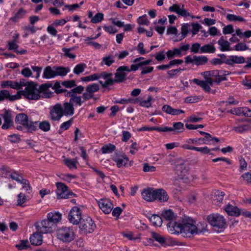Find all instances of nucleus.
I'll use <instances>...</instances> for the list:
<instances>
[{"instance_id": "obj_1", "label": "nucleus", "mask_w": 251, "mask_h": 251, "mask_svg": "<svg viewBox=\"0 0 251 251\" xmlns=\"http://www.w3.org/2000/svg\"><path fill=\"white\" fill-rule=\"evenodd\" d=\"M202 226H196L195 221L190 218L183 219L181 223L171 222L167 225V229L172 234H182L183 236H190L192 234H199L206 230V223H200Z\"/></svg>"}, {"instance_id": "obj_2", "label": "nucleus", "mask_w": 251, "mask_h": 251, "mask_svg": "<svg viewBox=\"0 0 251 251\" xmlns=\"http://www.w3.org/2000/svg\"><path fill=\"white\" fill-rule=\"evenodd\" d=\"M25 90L18 91L16 95V100L21 98L23 96L26 99L36 100L40 99L41 95L38 89V85L32 81H27L25 79Z\"/></svg>"}, {"instance_id": "obj_3", "label": "nucleus", "mask_w": 251, "mask_h": 251, "mask_svg": "<svg viewBox=\"0 0 251 251\" xmlns=\"http://www.w3.org/2000/svg\"><path fill=\"white\" fill-rule=\"evenodd\" d=\"M209 224L217 232H221L226 227V220L225 217L218 213H213L208 215L207 217Z\"/></svg>"}, {"instance_id": "obj_4", "label": "nucleus", "mask_w": 251, "mask_h": 251, "mask_svg": "<svg viewBox=\"0 0 251 251\" xmlns=\"http://www.w3.org/2000/svg\"><path fill=\"white\" fill-rule=\"evenodd\" d=\"M226 213L230 216L238 217L242 215L246 217L251 218V212L244 209H239L235 205L228 203L224 207Z\"/></svg>"}, {"instance_id": "obj_5", "label": "nucleus", "mask_w": 251, "mask_h": 251, "mask_svg": "<svg viewBox=\"0 0 251 251\" xmlns=\"http://www.w3.org/2000/svg\"><path fill=\"white\" fill-rule=\"evenodd\" d=\"M57 236L60 240L68 243L74 239L75 233L72 228L69 227H62L57 231Z\"/></svg>"}, {"instance_id": "obj_6", "label": "nucleus", "mask_w": 251, "mask_h": 251, "mask_svg": "<svg viewBox=\"0 0 251 251\" xmlns=\"http://www.w3.org/2000/svg\"><path fill=\"white\" fill-rule=\"evenodd\" d=\"M35 226L37 231L42 233H51L54 227L48 219L37 222Z\"/></svg>"}, {"instance_id": "obj_7", "label": "nucleus", "mask_w": 251, "mask_h": 251, "mask_svg": "<svg viewBox=\"0 0 251 251\" xmlns=\"http://www.w3.org/2000/svg\"><path fill=\"white\" fill-rule=\"evenodd\" d=\"M57 189L56 193L58 199H68L70 196L73 195L72 192L69 191L68 187L62 182H57L56 184Z\"/></svg>"}, {"instance_id": "obj_8", "label": "nucleus", "mask_w": 251, "mask_h": 251, "mask_svg": "<svg viewBox=\"0 0 251 251\" xmlns=\"http://www.w3.org/2000/svg\"><path fill=\"white\" fill-rule=\"evenodd\" d=\"M95 227L96 225L90 217H87L80 222L79 228L86 233L92 232Z\"/></svg>"}, {"instance_id": "obj_9", "label": "nucleus", "mask_w": 251, "mask_h": 251, "mask_svg": "<svg viewBox=\"0 0 251 251\" xmlns=\"http://www.w3.org/2000/svg\"><path fill=\"white\" fill-rule=\"evenodd\" d=\"M175 171L180 178L183 179L188 175L189 169L186 162L181 160L176 165Z\"/></svg>"}, {"instance_id": "obj_10", "label": "nucleus", "mask_w": 251, "mask_h": 251, "mask_svg": "<svg viewBox=\"0 0 251 251\" xmlns=\"http://www.w3.org/2000/svg\"><path fill=\"white\" fill-rule=\"evenodd\" d=\"M82 212L79 208L77 206L73 207L69 212L68 219L74 225H77L82 219Z\"/></svg>"}, {"instance_id": "obj_11", "label": "nucleus", "mask_w": 251, "mask_h": 251, "mask_svg": "<svg viewBox=\"0 0 251 251\" xmlns=\"http://www.w3.org/2000/svg\"><path fill=\"white\" fill-rule=\"evenodd\" d=\"M100 208L105 214H109L113 208V204L108 199H101L98 201Z\"/></svg>"}, {"instance_id": "obj_12", "label": "nucleus", "mask_w": 251, "mask_h": 251, "mask_svg": "<svg viewBox=\"0 0 251 251\" xmlns=\"http://www.w3.org/2000/svg\"><path fill=\"white\" fill-rule=\"evenodd\" d=\"M1 85L3 88L10 87L15 90H21L23 85H25V79H20L19 82L12 80L4 81L2 82Z\"/></svg>"}, {"instance_id": "obj_13", "label": "nucleus", "mask_w": 251, "mask_h": 251, "mask_svg": "<svg viewBox=\"0 0 251 251\" xmlns=\"http://www.w3.org/2000/svg\"><path fill=\"white\" fill-rule=\"evenodd\" d=\"M129 72V68L127 66H122L119 67L116 70L115 74V79L116 82L120 83L126 80V77L127 75L126 73Z\"/></svg>"}, {"instance_id": "obj_14", "label": "nucleus", "mask_w": 251, "mask_h": 251, "mask_svg": "<svg viewBox=\"0 0 251 251\" xmlns=\"http://www.w3.org/2000/svg\"><path fill=\"white\" fill-rule=\"evenodd\" d=\"M201 75L211 85H212L213 83L215 82V79H217L219 77V70H218L205 71L202 72Z\"/></svg>"}, {"instance_id": "obj_15", "label": "nucleus", "mask_w": 251, "mask_h": 251, "mask_svg": "<svg viewBox=\"0 0 251 251\" xmlns=\"http://www.w3.org/2000/svg\"><path fill=\"white\" fill-rule=\"evenodd\" d=\"M169 10L170 11L176 12V14L182 17H186L190 16L193 17L188 10L184 8L183 5L180 6L178 4H174L169 8Z\"/></svg>"}, {"instance_id": "obj_16", "label": "nucleus", "mask_w": 251, "mask_h": 251, "mask_svg": "<svg viewBox=\"0 0 251 251\" xmlns=\"http://www.w3.org/2000/svg\"><path fill=\"white\" fill-rule=\"evenodd\" d=\"M1 170L2 171H3V173H5V175L6 177H10L18 182L20 183L21 180L24 179L19 174L15 171H11L9 168L6 166H2Z\"/></svg>"}, {"instance_id": "obj_17", "label": "nucleus", "mask_w": 251, "mask_h": 251, "mask_svg": "<svg viewBox=\"0 0 251 251\" xmlns=\"http://www.w3.org/2000/svg\"><path fill=\"white\" fill-rule=\"evenodd\" d=\"M169 197L167 192L163 189H155L154 201H157L160 202L168 201Z\"/></svg>"}, {"instance_id": "obj_18", "label": "nucleus", "mask_w": 251, "mask_h": 251, "mask_svg": "<svg viewBox=\"0 0 251 251\" xmlns=\"http://www.w3.org/2000/svg\"><path fill=\"white\" fill-rule=\"evenodd\" d=\"M152 101V97L149 95L147 97H144L142 99H136L134 100V103H138L140 106L145 108H149L151 106Z\"/></svg>"}, {"instance_id": "obj_19", "label": "nucleus", "mask_w": 251, "mask_h": 251, "mask_svg": "<svg viewBox=\"0 0 251 251\" xmlns=\"http://www.w3.org/2000/svg\"><path fill=\"white\" fill-rule=\"evenodd\" d=\"M245 61V59L243 56L237 55H231L225 59V63L230 66H233L235 64H242Z\"/></svg>"}, {"instance_id": "obj_20", "label": "nucleus", "mask_w": 251, "mask_h": 251, "mask_svg": "<svg viewBox=\"0 0 251 251\" xmlns=\"http://www.w3.org/2000/svg\"><path fill=\"white\" fill-rule=\"evenodd\" d=\"M74 111H50V118L52 121H58L63 116V114L73 115Z\"/></svg>"}, {"instance_id": "obj_21", "label": "nucleus", "mask_w": 251, "mask_h": 251, "mask_svg": "<svg viewBox=\"0 0 251 251\" xmlns=\"http://www.w3.org/2000/svg\"><path fill=\"white\" fill-rule=\"evenodd\" d=\"M155 189L149 188L144 190L142 192L143 198L148 201H153L155 198Z\"/></svg>"}, {"instance_id": "obj_22", "label": "nucleus", "mask_w": 251, "mask_h": 251, "mask_svg": "<svg viewBox=\"0 0 251 251\" xmlns=\"http://www.w3.org/2000/svg\"><path fill=\"white\" fill-rule=\"evenodd\" d=\"M61 218L62 214L58 212H50L47 215V219L54 226L61 220Z\"/></svg>"}, {"instance_id": "obj_23", "label": "nucleus", "mask_w": 251, "mask_h": 251, "mask_svg": "<svg viewBox=\"0 0 251 251\" xmlns=\"http://www.w3.org/2000/svg\"><path fill=\"white\" fill-rule=\"evenodd\" d=\"M52 87V84L51 83H44L41 85L38 89L39 91V94L41 95V93L42 94V97L44 98H50L51 96V93L49 92V88Z\"/></svg>"}, {"instance_id": "obj_24", "label": "nucleus", "mask_w": 251, "mask_h": 251, "mask_svg": "<svg viewBox=\"0 0 251 251\" xmlns=\"http://www.w3.org/2000/svg\"><path fill=\"white\" fill-rule=\"evenodd\" d=\"M224 196L225 193L219 190L213 192L211 197L212 202L217 205L219 204L223 201Z\"/></svg>"}, {"instance_id": "obj_25", "label": "nucleus", "mask_w": 251, "mask_h": 251, "mask_svg": "<svg viewBox=\"0 0 251 251\" xmlns=\"http://www.w3.org/2000/svg\"><path fill=\"white\" fill-rule=\"evenodd\" d=\"M161 215L165 220L169 221L168 223L171 222H176L175 220L177 217L176 214L174 213L171 209L163 210Z\"/></svg>"}, {"instance_id": "obj_26", "label": "nucleus", "mask_w": 251, "mask_h": 251, "mask_svg": "<svg viewBox=\"0 0 251 251\" xmlns=\"http://www.w3.org/2000/svg\"><path fill=\"white\" fill-rule=\"evenodd\" d=\"M2 117L4 120V124L2 126V128L3 129H7L12 126V117L8 111H6L4 114L2 115Z\"/></svg>"}, {"instance_id": "obj_27", "label": "nucleus", "mask_w": 251, "mask_h": 251, "mask_svg": "<svg viewBox=\"0 0 251 251\" xmlns=\"http://www.w3.org/2000/svg\"><path fill=\"white\" fill-rule=\"evenodd\" d=\"M17 43L18 41H16V39H14L12 41L9 42L8 43V49L9 50H14L16 53L20 54H25L26 52V50L23 49L18 50L19 46Z\"/></svg>"}, {"instance_id": "obj_28", "label": "nucleus", "mask_w": 251, "mask_h": 251, "mask_svg": "<svg viewBox=\"0 0 251 251\" xmlns=\"http://www.w3.org/2000/svg\"><path fill=\"white\" fill-rule=\"evenodd\" d=\"M41 234L42 233L38 231L33 233L30 236V241L31 244L35 246L41 245L43 242V237Z\"/></svg>"}, {"instance_id": "obj_29", "label": "nucleus", "mask_w": 251, "mask_h": 251, "mask_svg": "<svg viewBox=\"0 0 251 251\" xmlns=\"http://www.w3.org/2000/svg\"><path fill=\"white\" fill-rule=\"evenodd\" d=\"M5 100H9L10 101L16 100V95H11L9 92L5 89L0 91V102Z\"/></svg>"}, {"instance_id": "obj_30", "label": "nucleus", "mask_w": 251, "mask_h": 251, "mask_svg": "<svg viewBox=\"0 0 251 251\" xmlns=\"http://www.w3.org/2000/svg\"><path fill=\"white\" fill-rule=\"evenodd\" d=\"M113 159L116 163V165L118 168L125 166L129 161L128 157L125 154H123L117 157H114Z\"/></svg>"}, {"instance_id": "obj_31", "label": "nucleus", "mask_w": 251, "mask_h": 251, "mask_svg": "<svg viewBox=\"0 0 251 251\" xmlns=\"http://www.w3.org/2000/svg\"><path fill=\"white\" fill-rule=\"evenodd\" d=\"M55 76V67L51 68L50 66H47L46 67L43 75V78L50 79Z\"/></svg>"}, {"instance_id": "obj_32", "label": "nucleus", "mask_w": 251, "mask_h": 251, "mask_svg": "<svg viewBox=\"0 0 251 251\" xmlns=\"http://www.w3.org/2000/svg\"><path fill=\"white\" fill-rule=\"evenodd\" d=\"M63 163L70 170L76 169L77 164H78V159L77 157L73 159L69 158H65L63 160Z\"/></svg>"}, {"instance_id": "obj_33", "label": "nucleus", "mask_w": 251, "mask_h": 251, "mask_svg": "<svg viewBox=\"0 0 251 251\" xmlns=\"http://www.w3.org/2000/svg\"><path fill=\"white\" fill-rule=\"evenodd\" d=\"M35 123L38 126L39 128L43 131L48 132L50 129V124L48 121H36Z\"/></svg>"}, {"instance_id": "obj_34", "label": "nucleus", "mask_w": 251, "mask_h": 251, "mask_svg": "<svg viewBox=\"0 0 251 251\" xmlns=\"http://www.w3.org/2000/svg\"><path fill=\"white\" fill-rule=\"evenodd\" d=\"M15 121L17 123L25 126L28 121V118L27 115L25 114H19L16 116Z\"/></svg>"}, {"instance_id": "obj_35", "label": "nucleus", "mask_w": 251, "mask_h": 251, "mask_svg": "<svg viewBox=\"0 0 251 251\" xmlns=\"http://www.w3.org/2000/svg\"><path fill=\"white\" fill-rule=\"evenodd\" d=\"M217 43L220 46V50L222 51H228L232 50L230 49L229 43L227 41L224 40L223 37H221Z\"/></svg>"}, {"instance_id": "obj_36", "label": "nucleus", "mask_w": 251, "mask_h": 251, "mask_svg": "<svg viewBox=\"0 0 251 251\" xmlns=\"http://www.w3.org/2000/svg\"><path fill=\"white\" fill-rule=\"evenodd\" d=\"M193 82L201 86L205 92H209L210 91V86L208 82H207V80H200L198 79L195 78L193 79Z\"/></svg>"}, {"instance_id": "obj_37", "label": "nucleus", "mask_w": 251, "mask_h": 251, "mask_svg": "<svg viewBox=\"0 0 251 251\" xmlns=\"http://www.w3.org/2000/svg\"><path fill=\"white\" fill-rule=\"evenodd\" d=\"M215 51L216 48L213 44H207L201 46V51H200V53H214Z\"/></svg>"}, {"instance_id": "obj_38", "label": "nucleus", "mask_w": 251, "mask_h": 251, "mask_svg": "<svg viewBox=\"0 0 251 251\" xmlns=\"http://www.w3.org/2000/svg\"><path fill=\"white\" fill-rule=\"evenodd\" d=\"M117 56V53L114 54H110L106 55L102 59V62L107 66H110L115 62V57Z\"/></svg>"}, {"instance_id": "obj_39", "label": "nucleus", "mask_w": 251, "mask_h": 251, "mask_svg": "<svg viewBox=\"0 0 251 251\" xmlns=\"http://www.w3.org/2000/svg\"><path fill=\"white\" fill-rule=\"evenodd\" d=\"M194 63L197 66L202 65L208 61V58L204 55L194 56Z\"/></svg>"}, {"instance_id": "obj_40", "label": "nucleus", "mask_w": 251, "mask_h": 251, "mask_svg": "<svg viewBox=\"0 0 251 251\" xmlns=\"http://www.w3.org/2000/svg\"><path fill=\"white\" fill-rule=\"evenodd\" d=\"M172 131H174L176 133H181L185 130L184 124L181 122L174 123L173 124V127H172Z\"/></svg>"}, {"instance_id": "obj_41", "label": "nucleus", "mask_w": 251, "mask_h": 251, "mask_svg": "<svg viewBox=\"0 0 251 251\" xmlns=\"http://www.w3.org/2000/svg\"><path fill=\"white\" fill-rule=\"evenodd\" d=\"M55 71L56 76H64L70 72V69L67 67H55Z\"/></svg>"}, {"instance_id": "obj_42", "label": "nucleus", "mask_w": 251, "mask_h": 251, "mask_svg": "<svg viewBox=\"0 0 251 251\" xmlns=\"http://www.w3.org/2000/svg\"><path fill=\"white\" fill-rule=\"evenodd\" d=\"M150 221L155 226H160L162 224V219L157 215H153L150 218Z\"/></svg>"}, {"instance_id": "obj_43", "label": "nucleus", "mask_w": 251, "mask_h": 251, "mask_svg": "<svg viewBox=\"0 0 251 251\" xmlns=\"http://www.w3.org/2000/svg\"><path fill=\"white\" fill-rule=\"evenodd\" d=\"M26 11L23 8H20L15 15L11 18V20L14 22H17L20 19L24 17L26 14Z\"/></svg>"}, {"instance_id": "obj_44", "label": "nucleus", "mask_w": 251, "mask_h": 251, "mask_svg": "<svg viewBox=\"0 0 251 251\" xmlns=\"http://www.w3.org/2000/svg\"><path fill=\"white\" fill-rule=\"evenodd\" d=\"M229 74L228 71L224 70H219V76L217 79H215V82L219 84L223 80H226V76Z\"/></svg>"}, {"instance_id": "obj_45", "label": "nucleus", "mask_w": 251, "mask_h": 251, "mask_svg": "<svg viewBox=\"0 0 251 251\" xmlns=\"http://www.w3.org/2000/svg\"><path fill=\"white\" fill-rule=\"evenodd\" d=\"M115 149V146L111 144L104 145L101 149V152L103 154L110 153Z\"/></svg>"}, {"instance_id": "obj_46", "label": "nucleus", "mask_w": 251, "mask_h": 251, "mask_svg": "<svg viewBox=\"0 0 251 251\" xmlns=\"http://www.w3.org/2000/svg\"><path fill=\"white\" fill-rule=\"evenodd\" d=\"M251 129L249 125H243L234 127V130L238 133H242Z\"/></svg>"}, {"instance_id": "obj_47", "label": "nucleus", "mask_w": 251, "mask_h": 251, "mask_svg": "<svg viewBox=\"0 0 251 251\" xmlns=\"http://www.w3.org/2000/svg\"><path fill=\"white\" fill-rule=\"evenodd\" d=\"M144 59V58L142 57L135 59L133 61V63L135 64L131 65L130 68H129V72L131 71H135L137 70L139 67H142L140 61Z\"/></svg>"}, {"instance_id": "obj_48", "label": "nucleus", "mask_w": 251, "mask_h": 251, "mask_svg": "<svg viewBox=\"0 0 251 251\" xmlns=\"http://www.w3.org/2000/svg\"><path fill=\"white\" fill-rule=\"evenodd\" d=\"M70 102H72L73 106L76 105L80 106L84 102V100H82L81 97L75 95L70 99Z\"/></svg>"}, {"instance_id": "obj_49", "label": "nucleus", "mask_w": 251, "mask_h": 251, "mask_svg": "<svg viewBox=\"0 0 251 251\" xmlns=\"http://www.w3.org/2000/svg\"><path fill=\"white\" fill-rule=\"evenodd\" d=\"M241 181L246 184H251V173L247 172L243 174L241 176Z\"/></svg>"}, {"instance_id": "obj_50", "label": "nucleus", "mask_w": 251, "mask_h": 251, "mask_svg": "<svg viewBox=\"0 0 251 251\" xmlns=\"http://www.w3.org/2000/svg\"><path fill=\"white\" fill-rule=\"evenodd\" d=\"M249 49L248 46L243 42H239L233 47L234 50L237 51H245Z\"/></svg>"}, {"instance_id": "obj_51", "label": "nucleus", "mask_w": 251, "mask_h": 251, "mask_svg": "<svg viewBox=\"0 0 251 251\" xmlns=\"http://www.w3.org/2000/svg\"><path fill=\"white\" fill-rule=\"evenodd\" d=\"M151 237L156 242H158L160 244H164L165 243L166 240L165 238L159 234V233L156 232H151Z\"/></svg>"}, {"instance_id": "obj_52", "label": "nucleus", "mask_w": 251, "mask_h": 251, "mask_svg": "<svg viewBox=\"0 0 251 251\" xmlns=\"http://www.w3.org/2000/svg\"><path fill=\"white\" fill-rule=\"evenodd\" d=\"M86 67L87 66L85 63H79L74 68L73 72L75 74L78 75L82 73Z\"/></svg>"}, {"instance_id": "obj_53", "label": "nucleus", "mask_w": 251, "mask_h": 251, "mask_svg": "<svg viewBox=\"0 0 251 251\" xmlns=\"http://www.w3.org/2000/svg\"><path fill=\"white\" fill-rule=\"evenodd\" d=\"M99 85L97 83H93L89 85L86 88V90L88 92L94 95V93L97 92L99 90Z\"/></svg>"}, {"instance_id": "obj_54", "label": "nucleus", "mask_w": 251, "mask_h": 251, "mask_svg": "<svg viewBox=\"0 0 251 251\" xmlns=\"http://www.w3.org/2000/svg\"><path fill=\"white\" fill-rule=\"evenodd\" d=\"M38 126L35 123V122L28 121L26 126L24 127L26 129L28 132H32L37 129Z\"/></svg>"}, {"instance_id": "obj_55", "label": "nucleus", "mask_w": 251, "mask_h": 251, "mask_svg": "<svg viewBox=\"0 0 251 251\" xmlns=\"http://www.w3.org/2000/svg\"><path fill=\"white\" fill-rule=\"evenodd\" d=\"M20 183L22 185V188L27 193H30L31 191L32 188L28 180L24 178V179L21 180Z\"/></svg>"}, {"instance_id": "obj_56", "label": "nucleus", "mask_w": 251, "mask_h": 251, "mask_svg": "<svg viewBox=\"0 0 251 251\" xmlns=\"http://www.w3.org/2000/svg\"><path fill=\"white\" fill-rule=\"evenodd\" d=\"M72 123V119H71L67 122L62 123L60 126L59 129L58 130V133L59 134H61L62 133L63 131L68 129L71 126Z\"/></svg>"}, {"instance_id": "obj_57", "label": "nucleus", "mask_w": 251, "mask_h": 251, "mask_svg": "<svg viewBox=\"0 0 251 251\" xmlns=\"http://www.w3.org/2000/svg\"><path fill=\"white\" fill-rule=\"evenodd\" d=\"M100 75L98 74H94L89 76L82 77L81 79L83 81L88 82L97 80L100 78Z\"/></svg>"}, {"instance_id": "obj_58", "label": "nucleus", "mask_w": 251, "mask_h": 251, "mask_svg": "<svg viewBox=\"0 0 251 251\" xmlns=\"http://www.w3.org/2000/svg\"><path fill=\"white\" fill-rule=\"evenodd\" d=\"M226 19L230 21H239L244 22L245 19L241 16H236L233 14H227L226 17Z\"/></svg>"}, {"instance_id": "obj_59", "label": "nucleus", "mask_w": 251, "mask_h": 251, "mask_svg": "<svg viewBox=\"0 0 251 251\" xmlns=\"http://www.w3.org/2000/svg\"><path fill=\"white\" fill-rule=\"evenodd\" d=\"M103 19V14L102 13H97L91 19V22L92 23H98L100 22Z\"/></svg>"}, {"instance_id": "obj_60", "label": "nucleus", "mask_w": 251, "mask_h": 251, "mask_svg": "<svg viewBox=\"0 0 251 251\" xmlns=\"http://www.w3.org/2000/svg\"><path fill=\"white\" fill-rule=\"evenodd\" d=\"M201 46L199 43H195L192 44L191 48V52L194 53H200L201 51Z\"/></svg>"}, {"instance_id": "obj_61", "label": "nucleus", "mask_w": 251, "mask_h": 251, "mask_svg": "<svg viewBox=\"0 0 251 251\" xmlns=\"http://www.w3.org/2000/svg\"><path fill=\"white\" fill-rule=\"evenodd\" d=\"M189 25L187 24L182 25L181 30V38L179 40L184 39L187 35L189 31Z\"/></svg>"}, {"instance_id": "obj_62", "label": "nucleus", "mask_w": 251, "mask_h": 251, "mask_svg": "<svg viewBox=\"0 0 251 251\" xmlns=\"http://www.w3.org/2000/svg\"><path fill=\"white\" fill-rule=\"evenodd\" d=\"M185 69H181L180 68L177 69H173L167 72V74L170 78H173L176 75L180 73L181 71L185 70Z\"/></svg>"}, {"instance_id": "obj_63", "label": "nucleus", "mask_w": 251, "mask_h": 251, "mask_svg": "<svg viewBox=\"0 0 251 251\" xmlns=\"http://www.w3.org/2000/svg\"><path fill=\"white\" fill-rule=\"evenodd\" d=\"M26 197L25 194L20 193L17 197V205L21 206L26 201Z\"/></svg>"}, {"instance_id": "obj_64", "label": "nucleus", "mask_w": 251, "mask_h": 251, "mask_svg": "<svg viewBox=\"0 0 251 251\" xmlns=\"http://www.w3.org/2000/svg\"><path fill=\"white\" fill-rule=\"evenodd\" d=\"M62 85L66 88H73L76 85L74 80H65L62 83Z\"/></svg>"}]
</instances>
